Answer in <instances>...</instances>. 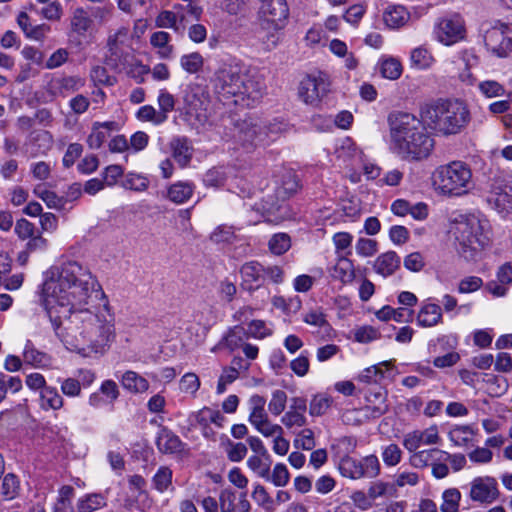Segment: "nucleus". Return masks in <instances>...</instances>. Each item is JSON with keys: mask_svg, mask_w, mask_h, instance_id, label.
Instances as JSON below:
<instances>
[{"mask_svg": "<svg viewBox=\"0 0 512 512\" xmlns=\"http://www.w3.org/2000/svg\"><path fill=\"white\" fill-rule=\"evenodd\" d=\"M199 377L192 372L184 374L179 381V390L181 393L195 396L200 388Z\"/></svg>", "mask_w": 512, "mask_h": 512, "instance_id": "obj_47", "label": "nucleus"}, {"mask_svg": "<svg viewBox=\"0 0 512 512\" xmlns=\"http://www.w3.org/2000/svg\"><path fill=\"white\" fill-rule=\"evenodd\" d=\"M214 87L220 95L247 107L258 103L266 91L264 79L241 62L223 64L215 73Z\"/></svg>", "mask_w": 512, "mask_h": 512, "instance_id": "obj_2", "label": "nucleus"}, {"mask_svg": "<svg viewBox=\"0 0 512 512\" xmlns=\"http://www.w3.org/2000/svg\"><path fill=\"white\" fill-rule=\"evenodd\" d=\"M247 467L259 478L265 479L270 471V464L265 462L260 455H252L247 460Z\"/></svg>", "mask_w": 512, "mask_h": 512, "instance_id": "obj_59", "label": "nucleus"}, {"mask_svg": "<svg viewBox=\"0 0 512 512\" xmlns=\"http://www.w3.org/2000/svg\"><path fill=\"white\" fill-rule=\"evenodd\" d=\"M23 359L25 363L33 367L40 368L45 366L46 355L36 350L31 341H27L23 351Z\"/></svg>", "mask_w": 512, "mask_h": 512, "instance_id": "obj_45", "label": "nucleus"}, {"mask_svg": "<svg viewBox=\"0 0 512 512\" xmlns=\"http://www.w3.org/2000/svg\"><path fill=\"white\" fill-rule=\"evenodd\" d=\"M443 502L440 506L442 512H458L461 493L456 488L447 489L442 495Z\"/></svg>", "mask_w": 512, "mask_h": 512, "instance_id": "obj_43", "label": "nucleus"}, {"mask_svg": "<svg viewBox=\"0 0 512 512\" xmlns=\"http://www.w3.org/2000/svg\"><path fill=\"white\" fill-rule=\"evenodd\" d=\"M107 505L105 495L101 493H90L77 502V512H95Z\"/></svg>", "mask_w": 512, "mask_h": 512, "instance_id": "obj_30", "label": "nucleus"}, {"mask_svg": "<svg viewBox=\"0 0 512 512\" xmlns=\"http://www.w3.org/2000/svg\"><path fill=\"white\" fill-rule=\"evenodd\" d=\"M379 71L382 77L389 80H397L403 72V67L398 59L385 57L379 61Z\"/></svg>", "mask_w": 512, "mask_h": 512, "instance_id": "obj_34", "label": "nucleus"}, {"mask_svg": "<svg viewBox=\"0 0 512 512\" xmlns=\"http://www.w3.org/2000/svg\"><path fill=\"white\" fill-rule=\"evenodd\" d=\"M42 306L65 347L85 357L104 354L115 339V315L97 279L68 261L47 272Z\"/></svg>", "mask_w": 512, "mask_h": 512, "instance_id": "obj_1", "label": "nucleus"}, {"mask_svg": "<svg viewBox=\"0 0 512 512\" xmlns=\"http://www.w3.org/2000/svg\"><path fill=\"white\" fill-rule=\"evenodd\" d=\"M63 405L64 400L56 388L47 386L40 391V407L43 410H59Z\"/></svg>", "mask_w": 512, "mask_h": 512, "instance_id": "obj_29", "label": "nucleus"}, {"mask_svg": "<svg viewBox=\"0 0 512 512\" xmlns=\"http://www.w3.org/2000/svg\"><path fill=\"white\" fill-rule=\"evenodd\" d=\"M484 40L487 48L499 57L506 56L512 46V40L497 28L487 31Z\"/></svg>", "mask_w": 512, "mask_h": 512, "instance_id": "obj_19", "label": "nucleus"}, {"mask_svg": "<svg viewBox=\"0 0 512 512\" xmlns=\"http://www.w3.org/2000/svg\"><path fill=\"white\" fill-rule=\"evenodd\" d=\"M390 137L394 149L405 159L421 160L428 157L434 140L426 132V125L416 116L395 112L388 117Z\"/></svg>", "mask_w": 512, "mask_h": 512, "instance_id": "obj_3", "label": "nucleus"}, {"mask_svg": "<svg viewBox=\"0 0 512 512\" xmlns=\"http://www.w3.org/2000/svg\"><path fill=\"white\" fill-rule=\"evenodd\" d=\"M251 497L255 503L265 511L270 512L273 510V499L263 485L255 484L251 493Z\"/></svg>", "mask_w": 512, "mask_h": 512, "instance_id": "obj_46", "label": "nucleus"}, {"mask_svg": "<svg viewBox=\"0 0 512 512\" xmlns=\"http://www.w3.org/2000/svg\"><path fill=\"white\" fill-rule=\"evenodd\" d=\"M272 334V330L266 326L262 320H253L249 323L247 336L257 339H263Z\"/></svg>", "mask_w": 512, "mask_h": 512, "instance_id": "obj_64", "label": "nucleus"}, {"mask_svg": "<svg viewBox=\"0 0 512 512\" xmlns=\"http://www.w3.org/2000/svg\"><path fill=\"white\" fill-rule=\"evenodd\" d=\"M441 441L439 430L432 425L424 430H414L404 435L403 446L408 451H416L421 445H437Z\"/></svg>", "mask_w": 512, "mask_h": 512, "instance_id": "obj_14", "label": "nucleus"}, {"mask_svg": "<svg viewBox=\"0 0 512 512\" xmlns=\"http://www.w3.org/2000/svg\"><path fill=\"white\" fill-rule=\"evenodd\" d=\"M287 395L282 390H276L272 393L271 400L268 404L269 411L272 415H280L286 407Z\"/></svg>", "mask_w": 512, "mask_h": 512, "instance_id": "obj_62", "label": "nucleus"}, {"mask_svg": "<svg viewBox=\"0 0 512 512\" xmlns=\"http://www.w3.org/2000/svg\"><path fill=\"white\" fill-rule=\"evenodd\" d=\"M306 410L307 403L304 398H293L289 410L283 415L281 419L283 425L287 428L304 426L307 422L305 417Z\"/></svg>", "mask_w": 512, "mask_h": 512, "instance_id": "obj_18", "label": "nucleus"}, {"mask_svg": "<svg viewBox=\"0 0 512 512\" xmlns=\"http://www.w3.org/2000/svg\"><path fill=\"white\" fill-rule=\"evenodd\" d=\"M442 311L439 305L434 303H424L418 314L417 323L421 327H433L441 323Z\"/></svg>", "mask_w": 512, "mask_h": 512, "instance_id": "obj_23", "label": "nucleus"}, {"mask_svg": "<svg viewBox=\"0 0 512 512\" xmlns=\"http://www.w3.org/2000/svg\"><path fill=\"white\" fill-rule=\"evenodd\" d=\"M266 399L258 394L249 398V423L257 432L266 438H273L277 434H284L282 426L272 423L265 410Z\"/></svg>", "mask_w": 512, "mask_h": 512, "instance_id": "obj_8", "label": "nucleus"}, {"mask_svg": "<svg viewBox=\"0 0 512 512\" xmlns=\"http://www.w3.org/2000/svg\"><path fill=\"white\" fill-rule=\"evenodd\" d=\"M331 398L324 394L315 395L309 407V412L312 416H321L327 412L331 406Z\"/></svg>", "mask_w": 512, "mask_h": 512, "instance_id": "obj_53", "label": "nucleus"}, {"mask_svg": "<svg viewBox=\"0 0 512 512\" xmlns=\"http://www.w3.org/2000/svg\"><path fill=\"white\" fill-rule=\"evenodd\" d=\"M171 149L174 159L182 167L186 166L192 157L191 147L186 138H175L171 141Z\"/></svg>", "mask_w": 512, "mask_h": 512, "instance_id": "obj_31", "label": "nucleus"}, {"mask_svg": "<svg viewBox=\"0 0 512 512\" xmlns=\"http://www.w3.org/2000/svg\"><path fill=\"white\" fill-rule=\"evenodd\" d=\"M393 492H395L393 487L390 484L382 482V481H376V482L371 483V485L369 486L368 491H367V493L373 503L378 498L385 497V496H392Z\"/></svg>", "mask_w": 512, "mask_h": 512, "instance_id": "obj_56", "label": "nucleus"}, {"mask_svg": "<svg viewBox=\"0 0 512 512\" xmlns=\"http://www.w3.org/2000/svg\"><path fill=\"white\" fill-rule=\"evenodd\" d=\"M54 83L61 94L76 92L85 85L84 79L79 76H64L56 79Z\"/></svg>", "mask_w": 512, "mask_h": 512, "instance_id": "obj_39", "label": "nucleus"}, {"mask_svg": "<svg viewBox=\"0 0 512 512\" xmlns=\"http://www.w3.org/2000/svg\"><path fill=\"white\" fill-rule=\"evenodd\" d=\"M431 181L438 194L449 197L466 195L474 187L470 166L460 160L438 166L432 173Z\"/></svg>", "mask_w": 512, "mask_h": 512, "instance_id": "obj_6", "label": "nucleus"}, {"mask_svg": "<svg viewBox=\"0 0 512 512\" xmlns=\"http://www.w3.org/2000/svg\"><path fill=\"white\" fill-rule=\"evenodd\" d=\"M410 61L411 65L415 68L427 69L433 64L434 58L426 48L417 47L412 50Z\"/></svg>", "mask_w": 512, "mask_h": 512, "instance_id": "obj_42", "label": "nucleus"}, {"mask_svg": "<svg viewBox=\"0 0 512 512\" xmlns=\"http://www.w3.org/2000/svg\"><path fill=\"white\" fill-rule=\"evenodd\" d=\"M264 480L271 482L276 487H285L290 481V473L285 464L277 463L271 472L268 471V477H265Z\"/></svg>", "mask_w": 512, "mask_h": 512, "instance_id": "obj_38", "label": "nucleus"}, {"mask_svg": "<svg viewBox=\"0 0 512 512\" xmlns=\"http://www.w3.org/2000/svg\"><path fill=\"white\" fill-rule=\"evenodd\" d=\"M298 189V181L296 176L287 172L283 175L282 185L278 187L273 195L267 194L257 209L262 211V214H270L280 207V202L285 201L288 197L294 194Z\"/></svg>", "mask_w": 512, "mask_h": 512, "instance_id": "obj_11", "label": "nucleus"}, {"mask_svg": "<svg viewBox=\"0 0 512 512\" xmlns=\"http://www.w3.org/2000/svg\"><path fill=\"white\" fill-rule=\"evenodd\" d=\"M269 249L275 255H282L291 246L290 237L285 233H278L271 237L269 240Z\"/></svg>", "mask_w": 512, "mask_h": 512, "instance_id": "obj_51", "label": "nucleus"}, {"mask_svg": "<svg viewBox=\"0 0 512 512\" xmlns=\"http://www.w3.org/2000/svg\"><path fill=\"white\" fill-rule=\"evenodd\" d=\"M115 128L116 123L113 121L95 123L93 125L91 134L87 138L89 147L92 149L100 148L108 137V131L114 130Z\"/></svg>", "mask_w": 512, "mask_h": 512, "instance_id": "obj_28", "label": "nucleus"}, {"mask_svg": "<svg viewBox=\"0 0 512 512\" xmlns=\"http://www.w3.org/2000/svg\"><path fill=\"white\" fill-rule=\"evenodd\" d=\"M500 497L497 480L491 476H478L469 484V498L472 502L490 505Z\"/></svg>", "mask_w": 512, "mask_h": 512, "instance_id": "obj_12", "label": "nucleus"}, {"mask_svg": "<svg viewBox=\"0 0 512 512\" xmlns=\"http://www.w3.org/2000/svg\"><path fill=\"white\" fill-rule=\"evenodd\" d=\"M193 190L194 188L190 183L177 182L168 189V198L176 204H182L190 199Z\"/></svg>", "mask_w": 512, "mask_h": 512, "instance_id": "obj_36", "label": "nucleus"}, {"mask_svg": "<svg viewBox=\"0 0 512 512\" xmlns=\"http://www.w3.org/2000/svg\"><path fill=\"white\" fill-rule=\"evenodd\" d=\"M339 471L342 476L350 479H360L364 477L361 461L346 456L340 460Z\"/></svg>", "mask_w": 512, "mask_h": 512, "instance_id": "obj_35", "label": "nucleus"}, {"mask_svg": "<svg viewBox=\"0 0 512 512\" xmlns=\"http://www.w3.org/2000/svg\"><path fill=\"white\" fill-rule=\"evenodd\" d=\"M366 405L360 410L367 419L379 418L388 411L387 392L382 388L370 390L366 397Z\"/></svg>", "mask_w": 512, "mask_h": 512, "instance_id": "obj_16", "label": "nucleus"}, {"mask_svg": "<svg viewBox=\"0 0 512 512\" xmlns=\"http://www.w3.org/2000/svg\"><path fill=\"white\" fill-rule=\"evenodd\" d=\"M420 117L436 135L451 136L468 125L470 111L462 101L438 99L422 106Z\"/></svg>", "mask_w": 512, "mask_h": 512, "instance_id": "obj_4", "label": "nucleus"}, {"mask_svg": "<svg viewBox=\"0 0 512 512\" xmlns=\"http://www.w3.org/2000/svg\"><path fill=\"white\" fill-rule=\"evenodd\" d=\"M177 16L174 15L172 10H163L155 18V25L159 28H170L174 31H179V24H177Z\"/></svg>", "mask_w": 512, "mask_h": 512, "instance_id": "obj_61", "label": "nucleus"}, {"mask_svg": "<svg viewBox=\"0 0 512 512\" xmlns=\"http://www.w3.org/2000/svg\"><path fill=\"white\" fill-rule=\"evenodd\" d=\"M435 36L446 46L453 45L464 39L465 23L459 14H452L440 19L435 26Z\"/></svg>", "mask_w": 512, "mask_h": 512, "instance_id": "obj_10", "label": "nucleus"}, {"mask_svg": "<svg viewBox=\"0 0 512 512\" xmlns=\"http://www.w3.org/2000/svg\"><path fill=\"white\" fill-rule=\"evenodd\" d=\"M380 366L390 369L392 367V361H384L379 365H373L366 368L359 376L360 381L365 383L377 382L383 377V372Z\"/></svg>", "mask_w": 512, "mask_h": 512, "instance_id": "obj_52", "label": "nucleus"}, {"mask_svg": "<svg viewBox=\"0 0 512 512\" xmlns=\"http://www.w3.org/2000/svg\"><path fill=\"white\" fill-rule=\"evenodd\" d=\"M488 202L501 214L512 212V181L494 185L488 197Z\"/></svg>", "mask_w": 512, "mask_h": 512, "instance_id": "obj_17", "label": "nucleus"}, {"mask_svg": "<svg viewBox=\"0 0 512 512\" xmlns=\"http://www.w3.org/2000/svg\"><path fill=\"white\" fill-rule=\"evenodd\" d=\"M171 36L168 32L158 31L154 32L150 37V44L159 49V54L161 57H168L172 51L173 47L169 45Z\"/></svg>", "mask_w": 512, "mask_h": 512, "instance_id": "obj_40", "label": "nucleus"}, {"mask_svg": "<svg viewBox=\"0 0 512 512\" xmlns=\"http://www.w3.org/2000/svg\"><path fill=\"white\" fill-rule=\"evenodd\" d=\"M258 17L260 27L268 32L267 41L276 47L280 41L279 31L284 29L289 17L286 0H264Z\"/></svg>", "mask_w": 512, "mask_h": 512, "instance_id": "obj_7", "label": "nucleus"}, {"mask_svg": "<svg viewBox=\"0 0 512 512\" xmlns=\"http://www.w3.org/2000/svg\"><path fill=\"white\" fill-rule=\"evenodd\" d=\"M121 385L130 393H144L149 389V382L134 371H126L121 379Z\"/></svg>", "mask_w": 512, "mask_h": 512, "instance_id": "obj_27", "label": "nucleus"}, {"mask_svg": "<svg viewBox=\"0 0 512 512\" xmlns=\"http://www.w3.org/2000/svg\"><path fill=\"white\" fill-rule=\"evenodd\" d=\"M156 445L160 452L174 454L182 450V442L177 435L167 428H162L157 436Z\"/></svg>", "mask_w": 512, "mask_h": 512, "instance_id": "obj_24", "label": "nucleus"}, {"mask_svg": "<svg viewBox=\"0 0 512 512\" xmlns=\"http://www.w3.org/2000/svg\"><path fill=\"white\" fill-rule=\"evenodd\" d=\"M130 38L129 29L120 27L113 34L109 35L107 39V46L112 55L120 56L122 49L127 45Z\"/></svg>", "mask_w": 512, "mask_h": 512, "instance_id": "obj_33", "label": "nucleus"}, {"mask_svg": "<svg viewBox=\"0 0 512 512\" xmlns=\"http://www.w3.org/2000/svg\"><path fill=\"white\" fill-rule=\"evenodd\" d=\"M410 464L415 468H425L431 466L435 460H441L440 457L445 456L443 450L432 448L420 451H411Z\"/></svg>", "mask_w": 512, "mask_h": 512, "instance_id": "obj_26", "label": "nucleus"}, {"mask_svg": "<svg viewBox=\"0 0 512 512\" xmlns=\"http://www.w3.org/2000/svg\"><path fill=\"white\" fill-rule=\"evenodd\" d=\"M331 275L344 284L352 282L355 278V269L352 260L346 255H339Z\"/></svg>", "mask_w": 512, "mask_h": 512, "instance_id": "obj_25", "label": "nucleus"}, {"mask_svg": "<svg viewBox=\"0 0 512 512\" xmlns=\"http://www.w3.org/2000/svg\"><path fill=\"white\" fill-rule=\"evenodd\" d=\"M480 92L487 98L500 97L505 94V88L495 80H486L479 83Z\"/></svg>", "mask_w": 512, "mask_h": 512, "instance_id": "obj_57", "label": "nucleus"}, {"mask_svg": "<svg viewBox=\"0 0 512 512\" xmlns=\"http://www.w3.org/2000/svg\"><path fill=\"white\" fill-rule=\"evenodd\" d=\"M450 232L458 253L466 260L474 259L491 239L488 221L475 215L461 216L453 223Z\"/></svg>", "mask_w": 512, "mask_h": 512, "instance_id": "obj_5", "label": "nucleus"}, {"mask_svg": "<svg viewBox=\"0 0 512 512\" xmlns=\"http://www.w3.org/2000/svg\"><path fill=\"white\" fill-rule=\"evenodd\" d=\"M241 285L249 292H253L265 283L264 265L257 261L244 263L240 268Z\"/></svg>", "mask_w": 512, "mask_h": 512, "instance_id": "obj_15", "label": "nucleus"}, {"mask_svg": "<svg viewBox=\"0 0 512 512\" xmlns=\"http://www.w3.org/2000/svg\"><path fill=\"white\" fill-rule=\"evenodd\" d=\"M181 67L190 74H196L203 69L204 58L199 52L185 54L180 58Z\"/></svg>", "mask_w": 512, "mask_h": 512, "instance_id": "obj_41", "label": "nucleus"}, {"mask_svg": "<svg viewBox=\"0 0 512 512\" xmlns=\"http://www.w3.org/2000/svg\"><path fill=\"white\" fill-rule=\"evenodd\" d=\"M410 14L402 5H390L383 12V21L388 28L397 29L404 26Z\"/></svg>", "mask_w": 512, "mask_h": 512, "instance_id": "obj_21", "label": "nucleus"}, {"mask_svg": "<svg viewBox=\"0 0 512 512\" xmlns=\"http://www.w3.org/2000/svg\"><path fill=\"white\" fill-rule=\"evenodd\" d=\"M341 209L346 217L354 221L361 215V201L356 197L344 199L342 201Z\"/></svg>", "mask_w": 512, "mask_h": 512, "instance_id": "obj_55", "label": "nucleus"}, {"mask_svg": "<svg viewBox=\"0 0 512 512\" xmlns=\"http://www.w3.org/2000/svg\"><path fill=\"white\" fill-rule=\"evenodd\" d=\"M235 239V233L232 227L220 225L214 229L210 235V240L216 244L232 243Z\"/></svg>", "mask_w": 512, "mask_h": 512, "instance_id": "obj_58", "label": "nucleus"}, {"mask_svg": "<svg viewBox=\"0 0 512 512\" xmlns=\"http://www.w3.org/2000/svg\"><path fill=\"white\" fill-rule=\"evenodd\" d=\"M70 26L73 33L86 37L92 31L94 22L84 8L78 7L72 13Z\"/></svg>", "mask_w": 512, "mask_h": 512, "instance_id": "obj_20", "label": "nucleus"}, {"mask_svg": "<svg viewBox=\"0 0 512 512\" xmlns=\"http://www.w3.org/2000/svg\"><path fill=\"white\" fill-rule=\"evenodd\" d=\"M33 193L36 197L40 198L48 208L61 209L64 206V201L55 192L48 190L43 185H37Z\"/></svg>", "mask_w": 512, "mask_h": 512, "instance_id": "obj_37", "label": "nucleus"}, {"mask_svg": "<svg viewBox=\"0 0 512 512\" xmlns=\"http://www.w3.org/2000/svg\"><path fill=\"white\" fill-rule=\"evenodd\" d=\"M328 90L329 82L326 75L322 73L311 74L301 80L298 96L306 104L317 105Z\"/></svg>", "mask_w": 512, "mask_h": 512, "instance_id": "obj_13", "label": "nucleus"}, {"mask_svg": "<svg viewBox=\"0 0 512 512\" xmlns=\"http://www.w3.org/2000/svg\"><path fill=\"white\" fill-rule=\"evenodd\" d=\"M136 118L142 122H151L160 125L165 122L164 116L151 105H144L136 112Z\"/></svg>", "mask_w": 512, "mask_h": 512, "instance_id": "obj_48", "label": "nucleus"}, {"mask_svg": "<svg viewBox=\"0 0 512 512\" xmlns=\"http://www.w3.org/2000/svg\"><path fill=\"white\" fill-rule=\"evenodd\" d=\"M19 491V482L13 474H7L2 482V495L7 500L14 499Z\"/></svg>", "mask_w": 512, "mask_h": 512, "instance_id": "obj_63", "label": "nucleus"}, {"mask_svg": "<svg viewBox=\"0 0 512 512\" xmlns=\"http://www.w3.org/2000/svg\"><path fill=\"white\" fill-rule=\"evenodd\" d=\"M196 420L201 425H206L210 422L218 427H222L225 422V417L219 411L205 407L197 413Z\"/></svg>", "mask_w": 512, "mask_h": 512, "instance_id": "obj_49", "label": "nucleus"}, {"mask_svg": "<svg viewBox=\"0 0 512 512\" xmlns=\"http://www.w3.org/2000/svg\"><path fill=\"white\" fill-rule=\"evenodd\" d=\"M233 137L238 145L250 152L265 143L267 131L259 120L247 118L235 124Z\"/></svg>", "mask_w": 512, "mask_h": 512, "instance_id": "obj_9", "label": "nucleus"}, {"mask_svg": "<svg viewBox=\"0 0 512 512\" xmlns=\"http://www.w3.org/2000/svg\"><path fill=\"white\" fill-rule=\"evenodd\" d=\"M332 242L335 246V251L339 255L345 252V255H349L351 253V245L353 242V235L349 232H337L332 237Z\"/></svg>", "mask_w": 512, "mask_h": 512, "instance_id": "obj_50", "label": "nucleus"}, {"mask_svg": "<svg viewBox=\"0 0 512 512\" xmlns=\"http://www.w3.org/2000/svg\"><path fill=\"white\" fill-rule=\"evenodd\" d=\"M153 484L159 492L166 491L172 485V471L168 467H161L153 478Z\"/></svg>", "mask_w": 512, "mask_h": 512, "instance_id": "obj_60", "label": "nucleus"}, {"mask_svg": "<svg viewBox=\"0 0 512 512\" xmlns=\"http://www.w3.org/2000/svg\"><path fill=\"white\" fill-rule=\"evenodd\" d=\"M399 266V256L394 251H388L376 258L373 268L377 274L387 277L394 274Z\"/></svg>", "mask_w": 512, "mask_h": 512, "instance_id": "obj_22", "label": "nucleus"}, {"mask_svg": "<svg viewBox=\"0 0 512 512\" xmlns=\"http://www.w3.org/2000/svg\"><path fill=\"white\" fill-rule=\"evenodd\" d=\"M475 435L476 430L471 425H456L448 433L450 441L456 446L467 445Z\"/></svg>", "mask_w": 512, "mask_h": 512, "instance_id": "obj_32", "label": "nucleus"}, {"mask_svg": "<svg viewBox=\"0 0 512 512\" xmlns=\"http://www.w3.org/2000/svg\"><path fill=\"white\" fill-rule=\"evenodd\" d=\"M355 250L361 257H372L378 251V242L374 239L360 237L356 241Z\"/></svg>", "mask_w": 512, "mask_h": 512, "instance_id": "obj_54", "label": "nucleus"}, {"mask_svg": "<svg viewBox=\"0 0 512 512\" xmlns=\"http://www.w3.org/2000/svg\"><path fill=\"white\" fill-rule=\"evenodd\" d=\"M459 60L465 67L464 71L459 74V78L463 82L472 83L473 77L470 68L477 64V56L472 50H464L459 54Z\"/></svg>", "mask_w": 512, "mask_h": 512, "instance_id": "obj_44", "label": "nucleus"}]
</instances>
